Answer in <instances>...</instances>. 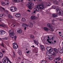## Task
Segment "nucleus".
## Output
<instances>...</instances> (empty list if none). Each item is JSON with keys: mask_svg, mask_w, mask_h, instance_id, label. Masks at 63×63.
Returning a JSON list of instances; mask_svg holds the SVG:
<instances>
[{"mask_svg": "<svg viewBox=\"0 0 63 63\" xmlns=\"http://www.w3.org/2000/svg\"><path fill=\"white\" fill-rule=\"evenodd\" d=\"M59 34H61V32H59Z\"/></svg>", "mask_w": 63, "mask_h": 63, "instance_id": "nucleus-64", "label": "nucleus"}, {"mask_svg": "<svg viewBox=\"0 0 63 63\" xmlns=\"http://www.w3.org/2000/svg\"><path fill=\"white\" fill-rule=\"evenodd\" d=\"M24 29L25 30H26V27H25V28H24Z\"/></svg>", "mask_w": 63, "mask_h": 63, "instance_id": "nucleus-55", "label": "nucleus"}, {"mask_svg": "<svg viewBox=\"0 0 63 63\" xmlns=\"http://www.w3.org/2000/svg\"><path fill=\"white\" fill-rule=\"evenodd\" d=\"M62 6H63V3H62Z\"/></svg>", "mask_w": 63, "mask_h": 63, "instance_id": "nucleus-61", "label": "nucleus"}, {"mask_svg": "<svg viewBox=\"0 0 63 63\" xmlns=\"http://www.w3.org/2000/svg\"><path fill=\"white\" fill-rule=\"evenodd\" d=\"M36 8L34 9V10L36 12H39L40 11V10L39 9V7H38L37 6L36 7Z\"/></svg>", "mask_w": 63, "mask_h": 63, "instance_id": "nucleus-14", "label": "nucleus"}, {"mask_svg": "<svg viewBox=\"0 0 63 63\" xmlns=\"http://www.w3.org/2000/svg\"><path fill=\"white\" fill-rule=\"evenodd\" d=\"M30 38L31 39H33V38H34V36L31 35L30 36Z\"/></svg>", "mask_w": 63, "mask_h": 63, "instance_id": "nucleus-36", "label": "nucleus"}, {"mask_svg": "<svg viewBox=\"0 0 63 63\" xmlns=\"http://www.w3.org/2000/svg\"><path fill=\"white\" fill-rule=\"evenodd\" d=\"M13 56L14 58H15L16 57V55H13Z\"/></svg>", "mask_w": 63, "mask_h": 63, "instance_id": "nucleus-53", "label": "nucleus"}, {"mask_svg": "<svg viewBox=\"0 0 63 63\" xmlns=\"http://www.w3.org/2000/svg\"><path fill=\"white\" fill-rule=\"evenodd\" d=\"M44 29L46 31H48V30H49V29L46 27H44Z\"/></svg>", "mask_w": 63, "mask_h": 63, "instance_id": "nucleus-20", "label": "nucleus"}, {"mask_svg": "<svg viewBox=\"0 0 63 63\" xmlns=\"http://www.w3.org/2000/svg\"><path fill=\"white\" fill-rule=\"evenodd\" d=\"M36 18H37V17L34 16H32L31 17V19L32 20H34Z\"/></svg>", "mask_w": 63, "mask_h": 63, "instance_id": "nucleus-12", "label": "nucleus"}, {"mask_svg": "<svg viewBox=\"0 0 63 63\" xmlns=\"http://www.w3.org/2000/svg\"><path fill=\"white\" fill-rule=\"evenodd\" d=\"M6 58L7 59L4 58L2 59V61L4 63H8V62H9V60H8V59H9L7 57H6Z\"/></svg>", "mask_w": 63, "mask_h": 63, "instance_id": "nucleus-5", "label": "nucleus"}, {"mask_svg": "<svg viewBox=\"0 0 63 63\" xmlns=\"http://www.w3.org/2000/svg\"><path fill=\"white\" fill-rule=\"evenodd\" d=\"M57 14L58 15H61L62 13L61 12L60 9L57 10L56 12Z\"/></svg>", "mask_w": 63, "mask_h": 63, "instance_id": "nucleus-10", "label": "nucleus"}, {"mask_svg": "<svg viewBox=\"0 0 63 63\" xmlns=\"http://www.w3.org/2000/svg\"><path fill=\"white\" fill-rule=\"evenodd\" d=\"M17 32L19 33H22V30L20 29H19L17 31Z\"/></svg>", "mask_w": 63, "mask_h": 63, "instance_id": "nucleus-23", "label": "nucleus"}, {"mask_svg": "<svg viewBox=\"0 0 63 63\" xmlns=\"http://www.w3.org/2000/svg\"><path fill=\"white\" fill-rule=\"evenodd\" d=\"M0 46H2V47H5L4 46V43L3 42H2L1 44H0Z\"/></svg>", "mask_w": 63, "mask_h": 63, "instance_id": "nucleus-24", "label": "nucleus"}, {"mask_svg": "<svg viewBox=\"0 0 63 63\" xmlns=\"http://www.w3.org/2000/svg\"><path fill=\"white\" fill-rule=\"evenodd\" d=\"M8 17L9 18H13V17L10 15H8Z\"/></svg>", "mask_w": 63, "mask_h": 63, "instance_id": "nucleus-35", "label": "nucleus"}, {"mask_svg": "<svg viewBox=\"0 0 63 63\" xmlns=\"http://www.w3.org/2000/svg\"><path fill=\"white\" fill-rule=\"evenodd\" d=\"M52 16L53 17H57L58 16L57 14H53L52 15Z\"/></svg>", "mask_w": 63, "mask_h": 63, "instance_id": "nucleus-17", "label": "nucleus"}, {"mask_svg": "<svg viewBox=\"0 0 63 63\" xmlns=\"http://www.w3.org/2000/svg\"><path fill=\"white\" fill-rule=\"evenodd\" d=\"M53 55H54V56H55L56 55V54L54 52H53Z\"/></svg>", "mask_w": 63, "mask_h": 63, "instance_id": "nucleus-40", "label": "nucleus"}, {"mask_svg": "<svg viewBox=\"0 0 63 63\" xmlns=\"http://www.w3.org/2000/svg\"><path fill=\"white\" fill-rule=\"evenodd\" d=\"M44 41H46V40L45 39V38L44 39Z\"/></svg>", "mask_w": 63, "mask_h": 63, "instance_id": "nucleus-63", "label": "nucleus"}, {"mask_svg": "<svg viewBox=\"0 0 63 63\" xmlns=\"http://www.w3.org/2000/svg\"><path fill=\"white\" fill-rule=\"evenodd\" d=\"M51 40H53L54 39V36H53L52 37V38H51Z\"/></svg>", "mask_w": 63, "mask_h": 63, "instance_id": "nucleus-45", "label": "nucleus"}, {"mask_svg": "<svg viewBox=\"0 0 63 63\" xmlns=\"http://www.w3.org/2000/svg\"><path fill=\"white\" fill-rule=\"evenodd\" d=\"M30 52V51H28L26 53H29V52Z\"/></svg>", "mask_w": 63, "mask_h": 63, "instance_id": "nucleus-54", "label": "nucleus"}, {"mask_svg": "<svg viewBox=\"0 0 63 63\" xmlns=\"http://www.w3.org/2000/svg\"><path fill=\"white\" fill-rule=\"evenodd\" d=\"M40 47L42 50H45V48L43 45H40Z\"/></svg>", "mask_w": 63, "mask_h": 63, "instance_id": "nucleus-15", "label": "nucleus"}, {"mask_svg": "<svg viewBox=\"0 0 63 63\" xmlns=\"http://www.w3.org/2000/svg\"><path fill=\"white\" fill-rule=\"evenodd\" d=\"M22 20L23 21V22H25L26 21V19L24 18H23L22 19Z\"/></svg>", "mask_w": 63, "mask_h": 63, "instance_id": "nucleus-27", "label": "nucleus"}, {"mask_svg": "<svg viewBox=\"0 0 63 63\" xmlns=\"http://www.w3.org/2000/svg\"><path fill=\"white\" fill-rule=\"evenodd\" d=\"M20 2H23V0H19Z\"/></svg>", "mask_w": 63, "mask_h": 63, "instance_id": "nucleus-48", "label": "nucleus"}, {"mask_svg": "<svg viewBox=\"0 0 63 63\" xmlns=\"http://www.w3.org/2000/svg\"><path fill=\"white\" fill-rule=\"evenodd\" d=\"M19 0H16L17 3V2H19Z\"/></svg>", "mask_w": 63, "mask_h": 63, "instance_id": "nucleus-50", "label": "nucleus"}, {"mask_svg": "<svg viewBox=\"0 0 63 63\" xmlns=\"http://www.w3.org/2000/svg\"><path fill=\"white\" fill-rule=\"evenodd\" d=\"M47 27H48L50 28H51V27H52V25H51V24H47Z\"/></svg>", "mask_w": 63, "mask_h": 63, "instance_id": "nucleus-19", "label": "nucleus"}, {"mask_svg": "<svg viewBox=\"0 0 63 63\" xmlns=\"http://www.w3.org/2000/svg\"><path fill=\"white\" fill-rule=\"evenodd\" d=\"M56 1H53V3L54 4H56Z\"/></svg>", "mask_w": 63, "mask_h": 63, "instance_id": "nucleus-46", "label": "nucleus"}, {"mask_svg": "<svg viewBox=\"0 0 63 63\" xmlns=\"http://www.w3.org/2000/svg\"><path fill=\"white\" fill-rule=\"evenodd\" d=\"M13 47L14 49H17L18 48L17 44L16 43H14L13 44Z\"/></svg>", "mask_w": 63, "mask_h": 63, "instance_id": "nucleus-6", "label": "nucleus"}, {"mask_svg": "<svg viewBox=\"0 0 63 63\" xmlns=\"http://www.w3.org/2000/svg\"><path fill=\"white\" fill-rule=\"evenodd\" d=\"M58 1L59 2H61V0H58Z\"/></svg>", "mask_w": 63, "mask_h": 63, "instance_id": "nucleus-56", "label": "nucleus"}, {"mask_svg": "<svg viewBox=\"0 0 63 63\" xmlns=\"http://www.w3.org/2000/svg\"><path fill=\"white\" fill-rule=\"evenodd\" d=\"M45 6L46 7H49L50 6V3L49 2H47L45 4Z\"/></svg>", "mask_w": 63, "mask_h": 63, "instance_id": "nucleus-13", "label": "nucleus"}, {"mask_svg": "<svg viewBox=\"0 0 63 63\" xmlns=\"http://www.w3.org/2000/svg\"><path fill=\"white\" fill-rule=\"evenodd\" d=\"M51 54L49 53H46V55H47V56H51V55H50Z\"/></svg>", "mask_w": 63, "mask_h": 63, "instance_id": "nucleus-26", "label": "nucleus"}, {"mask_svg": "<svg viewBox=\"0 0 63 63\" xmlns=\"http://www.w3.org/2000/svg\"><path fill=\"white\" fill-rule=\"evenodd\" d=\"M55 9L57 10H57H60V9L58 8V6H56V7H55Z\"/></svg>", "mask_w": 63, "mask_h": 63, "instance_id": "nucleus-31", "label": "nucleus"}, {"mask_svg": "<svg viewBox=\"0 0 63 63\" xmlns=\"http://www.w3.org/2000/svg\"><path fill=\"white\" fill-rule=\"evenodd\" d=\"M58 3H59V2L58 1H56L55 4L56 5H57V4H58Z\"/></svg>", "mask_w": 63, "mask_h": 63, "instance_id": "nucleus-41", "label": "nucleus"}, {"mask_svg": "<svg viewBox=\"0 0 63 63\" xmlns=\"http://www.w3.org/2000/svg\"><path fill=\"white\" fill-rule=\"evenodd\" d=\"M3 54L2 53L0 52V58L2 57H3Z\"/></svg>", "mask_w": 63, "mask_h": 63, "instance_id": "nucleus-32", "label": "nucleus"}, {"mask_svg": "<svg viewBox=\"0 0 63 63\" xmlns=\"http://www.w3.org/2000/svg\"><path fill=\"white\" fill-rule=\"evenodd\" d=\"M3 15L2 14H0V16H1V17H2V16H3Z\"/></svg>", "mask_w": 63, "mask_h": 63, "instance_id": "nucleus-47", "label": "nucleus"}, {"mask_svg": "<svg viewBox=\"0 0 63 63\" xmlns=\"http://www.w3.org/2000/svg\"><path fill=\"white\" fill-rule=\"evenodd\" d=\"M54 50L56 53H58V50L56 48H54Z\"/></svg>", "mask_w": 63, "mask_h": 63, "instance_id": "nucleus-18", "label": "nucleus"}, {"mask_svg": "<svg viewBox=\"0 0 63 63\" xmlns=\"http://www.w3.org/2000/svg\"><path fill=\"white\" fill-rule=\"evenodd\" d=\"M10 10L12 12H15L17 10V8L15 7H12L10 8Z\"/></svg>", "mask_w": 63, "mask_h": 63, "instance_id": "nucleus-2", "label": "nucleus"}, {"mask_svg": "<svg viewBox=\"0 0 63 63\" xmlns=\"http://www.w3.org/2000/svg\"><path fill=\"white\" fill-rule=\"evenodd\" d=\"M22 26H24V27H25L26 26H27L28 25L25 24H22Z\"/></svg>", "mask_w": 63, "mask_h": 63, "instance_id": "nucleus-29", "label": "nucleus"}, {"mask_svg": "<svg viewBox=\"0 0 63 63\" xmlns=\"http://www.w3.org/2000/svg\"><path fill=\"white\" fill-rule=\"evenodd\" d=\"M53 28H54L52 26V27H51V28H51V31H52L53 32V31H54V30L53 29Z\"/></svg>", "mask_w": 63, "mask_h": 63, "instance_id": "nucleus-33", "label": "nucleus"}, {"mask_svg": "<svg viewBox=\"0 0 63 63\" xmlns=\"http://www.w3.org/2000/svg\"><path fill=\"white\" fill-rule=\"evenodd\" d=\"M28 1H29L30 2H32L33 1V0H28Z\"/></svg>", "mask_w": 63, "mask_h": 63, "instance_id": "nucleus-49", "label": "nucleus"}, {"mask_svg": "<svg viewBox=\"0 0 63 63\" xmlns=\"http://www.w3.org/2000/svg\"><path fill=\"white\" fill-rule=\"evenodd\" d=\"M61 59V58H60L59 59H58V61H60V60Z\"/></svg>", "mask_w": 63, "mask_h": 63, "instance_id": "nucleus-51", "label": "nucleus"}, {"mask_svg": "<svg viewBox=\"0 0 63 63\" xmlns=\"http://www.w3.org/2000/svg\"><path fill=\"white\" fill-rule=\"evenodd\" d=\"M33 13H36V11H33Z\"/></svg>", "mask_w": 63, "mask_h": 63, "instance_id": "nucleus-59", "label": "nucleus"}, {"mask_svg": "<svg viewBox=\"0 0 63 63\" xmlns=\"http://www.w3.org/2000/svg\"><path fill=\"white\" fill-rule=\"evenodd\" d=\"M56 6H52V8H53V9H55V7Z\"/></svg>", "mask_w": 63, "mask_h": 63, "instance_id": "nucleus-42", "label": "nucleus"}, {"mask_svg": "<svg viewBox=\"0 0 63 63\" xmlns=\"http://www.w3.org/2000/svg\"><path fill=\"white\" fill-rule=\"evenodd\" d=\"M38 7L39 9H43L44 8V4L43 3H42L41 4L38 5Z\"/></svg>", "mask_w": 63, "mask_h": 63, "instance_id": "nucleus-7", "label": "nucleus"}, {"mask_svg": "<svg viewBox=\"0 0 63 63\" xmlns=\"http://www.w3.org/2000/svg\"><path fill=\"white\" fill-rule=\"evenodd\" d=\"M3 39V40H7L8 39V37H5Z\"/></svg>", "mask_w": 63, "mask_h": 63, "instance_id": "nucleus-37", "label": "nucleus"}, {"mask_svg": "<svg viewBox=\"0 0 63 63\" xmlns=\"http://www.w3.org/2000/svg\"><path fill=\"white\" fill-rule=\"evenodd\" d=\"M34 3H33L32 2H28V4L27 5V6L28 7L29 9H32V6H34Z\"/></svg>", "mask_w": 63, "mask_h": 63, "instance_id": "nucleus-1", "label": "nucleus"}, {"mask_svg": "<svg viewBox=\"0 0 63 63\" xmlns=\"http://www.w3.org/2000/svg\"><path fill=\"white\" fill-rule=\"evenodd\" d=\"M13 2L14 3H17L16 0H14L13 1Z\"/></svg>", "mask_w": 63, "mask_h": 63, "instance_id": "nucleus-44", "label": "nucleus"}, {"mask_svg": "<svg viewBox=\"0 0 63 63\" xmlns=\"http://www.w3.org/2000/svg\"><path fill=\"white\" fill-rule=\"evenodd\" d=\"M59 52L60 53H63V49H61L60 50V51H59Z\"/></svg>", "mask_w": 63, "mask_h": 63, "instance_id": "nucleus-30", "label": "nucleus"}, {"mask_svg": "<svg viewBox=\"0 0 63 63\" xmlns=\"http://www.w3.org/2000/svg\"><path fill=\"white\" fill-rule=\"evenodd\" d=\"M60 58V57H59L57 58V59H59V58Z\"/></svg>", "mask_w": 63, "mask_h": 63, "instance_id": "nucleus-58", "label": "nucleus"}, {"mask_svg": "<svg viewBox=\"0 0 63 63\" xmlns=\"http://www.w3.org/2000/svg\"><path fill=\"white\" fill-rule=\"evenodd\" d=\"M15 16L17 18H19L21 16V15L19 13H17L15 15Z\"/></svg>", "mask_w": 63, "mask_h": 63, "instance_id": "nucleus-11", "label": "nucleus"}, {"mask_svg": "<svg viewBox=\"0 0 63 63\" xmlns=\"http://www.w3.org/2000/svg\"><path fill=\"white\" fill-rule=\"evenodd\" d=\"M2 52L4 53V52H5V51H2Z\"/></svg>", "mask_w": 63, "mask_h": 63, "instance_id": "nucleus-62", "label": "nucleus"}, {"mask_svg": "<svg viewBox=\"0 0 63 63\" xmlns=\"http://www.w3.org/2000/svg\"><path fill=\"white\" fill-rule=\"evenodd\" d=\"M47 51H48V52H50L53 51V48L50 47H47Z\"/></svg>", "mask_w": 63, "mask_h": 63, "instance_id": "nucleus-4", "label": "nucleus"}, {"mask_svg": "<svg viewBox=\"0 0 63 63\" xmlns=\"http://www.w3.org/2000/svg\"><path fill=\"white\" fill-rule=\"evenodd\" d=\"M6 33V32L3 30H0V35H4Z\"/></svg>", "mask_w": 63, "mask_h": 63, "instance_id": "nucleus-9", "label": "nucleus"}, {"mask_svg": "<svg viewBox=\"0 0 63 63\" xmlns=\"http://www.w3.org/2000/svg\"><path fill=\"white\" fill-rule=\"evenodd\" d=\"M3 10H5V8L1 7L0 9V11L2 12V11H3Z\"/></svg>", "mask_w": 63, "mask_h": 63, "instance_id": "nucleus-25", "label": "nucleus"}, {"mask_svg": "<svg viewBox=\"0 0 63 63\" xmlns=\"http://www.w3.org/2000/svg\"><path fill=\"white\" fill-rule=\"evenodd\" d=\"M0 26L2 27H5L6 28L7 27V26L5 25H3L2 24H0Z\"/></svg>", "mask_w": 63, "mask_h": 63, "instance_id": "nucleus-21", "label": "nucleus"}, {"mask_svg": "<svg viewBox=\"0 0 63 63\" xmlns=\"http://www.w3.org/2000/svg\"><path fill=\"white\" fill-rule=\"evenodd\" d=\"M48 58L49 60H52V57H49Z\"/></svg>", "mask_w": 63, "mask_h": 63, "instance_id": "nucleus-38", "label": "nucleus"}, {"mask_svg": "<svg viewBox=\"0 0 63 63\" xmlns=\"http://www.w3.org/2000/svg\"><path fill=\"white\" fill-rule=\"evenodd\" d=\"M28 25L30 27H32L33 26V24L31 23H30L28 24Z\"/></svg>", "mask_w": 63, "mask_h": 63, "instance_id": "nucleus-16", "label": "nucleus"}, {"mask_svg": "<svg viewBox=\"0 0 63 63\" xmlns=\"http://www.w3.org/2000/svg\"><path fill=\"white\" fill-rule=\"evenodd\" d=\"M13 55H15L16 56V54L14 53V52H13Z\"/></svg>", "mask_w": 63, "mask_h": 63, "instance_id": "nucleus-52", "label": "nucleus"}, {"mask_svg": "<svg viewBox=\"0 0 63 63\" xmlns=\"http://www.w3.org/2000/svg\"><path fill=\"white\" fill-rule=\"evenodd\" d=\"M27 11L28 12H30V10H28Z\"/></svg>", "mask_w": 63, "mask_h": 63, "instance_id": "nucleus-57", "label": "nucleus"}, {"mask_svg": "<svg viewBox=\"0 0 63 63\" xmlns=\"http://www.w3.org/2000/svg\"><path fill=\"white\" fill-rule=\"evenodd\" d=\"M47 38L48 39L47 40V41H48V43H49V44H53V42L52 41H50L51 39L49 38V37L48 36Z\"/></svg>", "mask_w": 63, "mask_h": 63, "instance_id": "nucleus-8", "label": "nucleus"}, {"mask_svg": "<svg viewBox=\"0 0 63 63\" xmlns=\"http://www.w3.org/2000/svg\"><path fill=\"white\" fill-rule=\"evenodd\" d=\"M14 39L15 40H16V36H14Z\"/></svg>", "mask_w": 63, "mask_h": 63, "instance_id": "nucleus-43", "label": "nucleus"}, {"mask_svg": "<svg viewBox=\"0 0 63 63\" xmlns=\"http://www.w3.org/2000/svg\"><path fill=\"white\" fill-rule=\"evenodd\" d=\"M46 61H42V63H46Z\"/></svg>", "mask_w": 63, "mask_h": 63, "instance_id": "nucleus-39", "label": "nucleus"}, {"mask_svg": "<svg viewBox=\"0 0 63 63\" xmlns=\"http://www.w3.org/2000/svg\"><path fill=\"white\" fill-rule=\"evenodd\" d=\"M37 16H38V17H39V14L37 15Z\"/></svg>", "mask_w": 63, "mask_h": 63, "instance_id": "nucleus-60", "label": "nucleus"}, {"mask_svg": "<svg viewBox=\"0 0 63 63\" xmlns=\"http://www.w3.org/2000/svg\"><path fill=\"white\" fill-rule=\"evenodd\" d=\"M9 32L10 33L9 35L11 37L14 36V35H15V33L13 31V30H11L9 31Z\"/></svg>", "mask_w": 63, "mask_h": 63, "instance_id": "nucleus-3", "label": "nucleus"}, {"mask_svg": "<svg viewBox=\"0 0 63 63\" xmlns=\"http://www.w3.org/2000/svg\"><path fill=\"white\" fill-rule=\"evenodd\" d=\"M34 43H35L36 45H38V44H39V42H38V41H37V40H34Z\"/></svg>", "mask_w": 63, "mask_h": 63, "instance_id": "nucleus-22", "label": "nucleus"}, {"mask_svg": "<svg viewBox=\"0 0 63 63\" xmlns=\"http://www.w3.org/2000/svg\"><path fill=\"white\" fill-rule=\"evenodd\" d=\"M1 4L2 5V6H5V2H2L1 3Z\"/></svg>", "mask_w": 63, "mask_h": 63, "instance_id": "nucleus-34", "label": "nucleus"}, {"mask_svg": "<svg viewBox=\"0 0 63 63\" xmlns=\"http://www.w3.org/2000/svg\"><path fill=\"white\" fill-rule=\"evenodd\" d=\"M6 1L5 2V3H6V5H9V2L8 1L6 0Z\"/></svg>", "mask_w": 63, "mask_h": 63, "instance_id": "nucleus-28", "label": "nucleus"}]
</instances>
